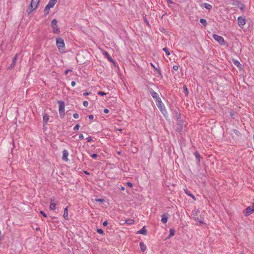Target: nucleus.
I'll list each match as a JSON object with an SVG mask.
<instances>
[{"label": "nucleus", "mask_w": 254, "mask_h": 254, "mask_svg": "<svg viewBox=\"0 0 254 254\" xmlns=\"http://www.w3.org/2000/svg\"><path fill=\"white\" fill-rule=\"evenodd\" d=\"M175 117L177 119V125L176 131L181 133L182 131L183 128L184 122L183 120L181 119V115L179 114L177 111H175Z\"/></svg>", "instance_id": "nucleus-1"}, {"label": "nucleus", "mask_w": 254, "mask_h": 254, "mask_svg": "<svg viewBox=\"0 0 254 254\" xmlns=\"http://www.w3.org/2000/svg\"><path fill=\"white\" fill-rule=\"evenodd\" d=\"M40 2V0H31L30 4L29 5L26 12L28 15H29L32 11L35 10Z\"/></svg>", "instance_id": "nucleus-2"}, {"label": "nucleus", "mask_w": 254, "mask_h": 254, "mask_svg": "<svg viewBox=\"0 0 254 254\" xmlns=\"http://www.w3.org/2000/svg\"><path fill=\"white\" fill-rule=\"evenodd\" d=\"M56 45L59 51L61 52H64V40L61 38H58L56 39Z\"/></svg>", "instance_id": "nucleus-3"}, {"label": "nucleus", "mask_w": 254, "mask_h": 254, "mask_svg": "<svg viewBox=\"0 0 254 254\" xmlns=\"http://www.w3.org/2000/svg\"><path fill=\"white\" fill-rule=\"evenodd\" d=\"M58 21L57 19H53L51 23V26L52 28L53 32L54 34H59L60 33V29L58 26Z\"/></svg>", "instance_id": "nucleus-4"}, {"label": "nucleus", "mask_w": 254, "mask_h": 254, "mask_svg": "<svg viewBox=\"0 0 254 254\" xmlns=\"http://www.w3.org/2000/svg\"><path fill=\"white\" fill-rule=\"evenodd\" d=\"M59 107V111L60 113V115L62 118H63L64 116V107L65 104L64 102L62 101H58V102Z\"/></svg>", "instance_id": "nucleus-5"}, {"label": "nucleus", "mask_w": 254, "mask_h": 254, "mask_svg": "<svg viewBox=\"0 0 254 254\" xmlns=\"http://www.w3.org/2000/svg\"><path fill=\"white\" fill-rule=\"evenodd\" d=\"M213 37L221 45H225V41H224V38L222 36L214 34H213Z\"/></svg>", "instance_id": "nucleus-6"}, {"label": "nucleus", "mask_w": 254, "mask_h": 254, "mask_svg": "<svg viewBox=\"0 0 254 254\" xmlns=\"http://www.w3.org/2000/svg\"><path fill=\"white\" fill-rule=\"evenodd\" d=\"M148 90L151 96L155 101L160 100V98L159 97L158 94L155 92L151 88H148Z\"/></svg>", "instance_id": "nucleus-7"}, {"label": "nucleus", "mask_w": 254, "mask_h": 254, "mask_svg": "<svg viewBox=\"0 0 254 254\" xmlns=\"http://www.w3.org/2000/svg\"><path fill=\"white\" fill-rule=\"evenodd\" d=\"M246 24V19L245 17L239 16L238 18V25L241 28H242Z\"/></svg>", "instance_id": "nucleus-8"}, {"label": "nucleus", "mask_w": 254, "mask_h": 254, "mask_svg": "<svg viewBox=\"0 0 254 254\" xmlns=\"http://www.w3.org/2000/svg\"><path fill=\"white\" fill-rule=\"evenodd\" d=\"M57 204L55 202L54 198H51L50 199V205L49 209L52 211H55L56 209Z\"/></svg>", "instance_id": "nucleus-9"}, {"label": "nucleus", "mask_w": 254, "mask_h": 254, "mask_svg": "<svg viewBox=\"0 0 254 254\" xmlns=\"http://www.w3.org/2000/svg\"><path fill=\"white\" fill-rule=\"evenodd\" d=\"M156 104L158 108L160 109V110L162 112L163 109H164V104L162 103L161 99L156 100Z\"/></svg>", "instance_id": "nucleus-10"}, {"label": "nucleus", "mask_w": 254, "mask_h": 254, "mask_svg": "<svg viewBox=\"0 0 254 254\" xmlns=\"http://www.w3.org/2000/svg\"><path fill=\"white\" fill-rule=\"evenodd\" d=\"M57 2V1L50 0L47 6L50 7V8H53L56 4Z\"/></svg>", "instance_id": "nucleus-11"}, {"label": "nucleus", "mask_w": 254, "mask_h": 254, "mask_svg": "<svg viewBox=\"0 0 254 254\" xmlns=\"http://www.w3.org/2000/svg\"><path fill=\"white\" fill-rule=\"evenodd\" d=\"M63 217H64V218L65 220H68V206H66L64 209Z\"/></svg>", "instance_id": "nucleus-12"}, {"label": "nucleus", "mask_w": 254, "mask_h": 254, "mask_svg": "<svg viewBox=\"0 0 254 254\" xmlns=\"http://www.w3.org/2000/svg\"><path fill=\"white\" fill-rule=\"evenodd\" d=\"M184 191L186 194L190 196L194 200H196L195 196L193 194L191 193L187 189H184Z\"/></svg>", "instance_id": "nucleus-13"}, {"label": "nucleus", "mask_w": 254, "mask_h": 254, "mask_svg": "<svg viewBox=\"0 0 254 254\" xmlns=\"http://www.w3.org/2000/svg\"><path fill=\"white\" fill-rule=\"evenodd\" d=\"M202 6L203 7L208 10H210L212 8V6L211 4L207 3H203Z\"/></svg>", "instance_id": "nucleus-14"}, {"label": "nucleus", "mask_w": 254, "mask_h": 254, "mask_svg": "<svg viewBox=\"0 0 254 254\" xmlns=\"http://www.w3.org/2000/svg\"><path fill=\"white\" fill-rule=\"evenodd\" d=\"M139 245H140L141 250L142 252H145L146 250V249H147L146 246L143 242H140L139 244Z\"/></svg>", "instance_id": "nucleus-15"}, {"label": "nucleus", "mask_w": 254, "mask_h": 254, "mask_svg": "<svg viewBox=\"0 0 254 254\" xmlns=\"http://www.w3.org/2000/svg\"><path fill=\"white\" fill-rule=\"evenodd\" d=\"M49 120V116L46 114L43 116V121L45 125H46Z\"/></svg>", "instance_id": "nucleus-16"}, {"label": "nucleus", "mask_w": 254, "mask_h": 254, "mask_svg": "<svg viewBox=\"0 0 254 254\" xmlns=\"http://www.w3.org/2000/svg\"><path fill=\"white\" fill-rule=\"evenodd\" d=\"M233 64L237 66L238 67L241 68L242 67V64H240V63L236 60H233Z\"/></svg>", "instance_id": "nucleus-17"}, {"label": "nucleus", "mask_w": 254, "mask_h": 254, "mask_svg": "<svg viewBox=\"0 0 254 254\" xmlns=\"http://www.w3.org/2000/svg\"><path fill=\"white\" fill-rule=\"evenodd\" d=\"M63 157L62 159H67V157L68 156V152L66 150H64L63 152Z\"/></svg>", "instance_id": "nucleus-18"}, {"label": "nucleus", "mask_w": 254, "mask_h": 254, "mask_svg": "<svg viewBox=\"0 0 254 254\" xmlns=\"http://www.w3.org/2000/svg\"><path fill=\"white\" fill-rule=\"evenodd\" d=\"M167 221H168L167 216L165 214L163 215L162 216V219H161V221L162 222V223H166Z\"/></svg>", "instance_id": "nucleus-19"}, {"label": "nucleus", "mask_w": 254, "mask_h": 254, "mask_svg": "<svg viewBox=\"0 0 254 254\" xmlns=\"http://www.w3.org/2000/svg\"><path fill=\"white\" fill-rule=\"evenodd\" d=\"M16 61H17V55L12 59V64H11V65H10L11 67L14 66L15 63L16 62Z\"/></svg>", "instance_id": "nucleus-20"}, {"label": "nucleus", "mask_w": 254, "mask_h": 254, "mask_svg": "<svg viewBox=\"0 0 254 254\" xmlns=\"http://www.w3.org/2000/svg\"><path fill=\"white\" fill-rule=\"evenodd\" d=\"M104 55L107 57V58H108V59L109 60V61L113 62L112 58H111V57L110 56V55L107 52H106V51L104 52Z\"/></svg>", "instance_id": "nucleus-21"}, {"label": "nucleus", "mask_w": 254, "mask_h": 254, "mask_svg": "<svg viewBox=\"0 0 254 254\" xmlns=\"http://www.w3.org/2000/svg\"><path fill=\"white\" fill-rule=\"evenodd\" d=\"M200 22L202 25H203L204 26H206L207 24V22L205 19L201 18L200 19Z\"/></svg>", "instance_id": "nucleus-22"}, {"label": "nucleus", "mask_w": 254, "mask_h": 254, "mask_svg": "<svg viewBox=\"0 0 254 254\" xmlns=\"http://www.w3.org/2000/svg\"><path fill=\"white\" fill-rule=\"evenodd\" d=\"M134 221L133 219H127L125 223H127L128 225H131L134 223Z\"/></svg>", "instance_id": "nucleus-23"}, {"label": "nucleus", "mask_w": 254, "mask_h": 254, "mask_svg": "<svg viewBox=\"0 0 254 254\" xmlns=\"http://www.w3.org/2000/svg\"><path fill=\"white\" fill-rule=\"evenodd\" d=\"M50 9V7H49L47 5L45 6V9H44V12H45V15H47L49 14Z\"/></svg>", "instance_id": "nucleus-24"}, {"label": "nucleus", "mask_w": 254, "mask_h": 254, "mask_svg": "<svg viewBox=\"0 0 254 254\" xmlns=\"http://www.w3.org/2000/svg\"><path fill=\"white\" fill-rule=\"evenodd\" d=\"M143 227L141 230L138 231V233L141 234L145 235L146 234V231L144 229Z\"/></svg>", "instance_id": "nucleus-25"}, {"label": "nucleus", "mask_w": 254, "mask_h": 254, "mask_svg": "<svg viewBox=\"0 0 254 254\" xmlns=\"http://www.w3.org/2000/svg\"><path fill=\"white\" fill-rule=\"evenodd\" d=\"M175 235V230L173 229H170L169 237H172Z\"/></svg>", "instance_id": "nucleus-26"}, {"label": "nucleus", "mask_w": 254, "mask_h": 254, "mask_svg": "<svg viewBox=\"0 0 254 254\" xmlns=\"http://www.w3.org/2000/svg\"><path fill=\"white\" fill-rule=\"evenodd\" d=\"M163 50L166 53V54L167 56H169L170 55V53L169 50L167 48H164L163 49Z\"/></svg>", "instance_id": "nucleus-27"}, {"label": "nucleus", "mask_w": 254, "mask_h": 254, "mask_svg": "<svg viewBox=\"0 0 254 254\" xmlns=\"http://www.w3.org/2000/svg\"><path fill=\"white\" fill-rule=\"evenodd\" d=\"M230 115L231 117L233 119H235V112L231 110L230 112Z\"/></svg>", "instance_id": "nucleus-28"}, {"label": "nucleus", "mask_w": 254, "mask_h": 254, "mask_svg": "<svg viewBox=\"0 0 254 254\" xmlns=\"http://www.w3.org/2000/svg\"><path fill=\"white\" fill-rule=\"evenodd\" d=\"M151 65L157 72H158L160 74H161L160 71L157 68L155 67V66L152 63H151Z\"/></svg>", "instance_id": "nucleus-29"}, {"label": "nucleus", "mask_w": 254, "mask_h": 254, "mask_svg": "<svg viewBox=\"0 0 254 254\" xmlns=\"http://www.w3.org/2000/svg\"><path fill=\"white\" fill-rule=\"evenodd\" d=\"M143 20H144V21L146 23V24H147L148 26H149V25H150V24H149V22L148 21L147 19V18H146V16H144V17H143Z\"/></svg>", "instance_id": "nucleus-30"}, {"label": "nucleus", "mask_w": 254, "mask_h": 254, "mask_svg": "<svg viewBox=\"0 0 254 254\" xmlns=\"http://www.w3.org/2000/svg\"><path fill=\"white\" fill-rule=\"evenodd\" d=\"M80 127V126L78 124H77L75 126H74V127H73V130H77L79 129V128Z\"/></svg>", "instance_id": "nucleus-31"}, {"label": "nucleus", "mask_w": 254, "mask_h": 254, "mask_svg": "<svg viewBox=\"0 0 254 254\" xmlns=\"http://www.w3.org/2000/svg\"><path fill=\"white\" fill-rule=\"evenodd\" d=\"M194 155H195V156L196 159H199L200 156H199V153L198 152H197V151L195 152L194 153Z\"/></svg>", "instance_id": "nucleus-32"}, {"label": "nucleus", "mask_w": 254, "mask_h": 254, "mask_svg": "<svg viewBox=\"0 0 254 254\" xmlns=\"http://www.w3.org/2000/svg\"><path fill=\"white\" fill-rule=\"evenodd\" d=\"M183 89H184V90L186 94L187 95L188 94L189 92H188V89L187 88V86H184Z\"/></svg>", "instance_id": "nucleus-33"}, {"label": "nucleus", "mask_w": 254, "mask_h": 254, "mask_svg": "<svg viewBox=\"0 0 254 254\" xmlns=\"http://www.w3.org/2000/svg\"><path fill=\"white\" fill-rule=\"evenodd\" d=\"M239 7L241 10H243L245 8V6L243 3H241Z\"/></svg>", "instance_id": "nucleus-34"}, {"label": "nucleus", "mask_w": 254, "mask_h": 254, "mask_svg": "<svg viewBox=\"0 0 254 254\" xmlns=\"http://www.w3.org/2000/svg\"><path fill=\"white\" fill-rule=\"evenodd\" d=\"M97 232L100 234H103L104 233L103 230L101 229H98Z\"/></svg>", "instance_id": "nucleus-35"}, {"label": "nucleus", "mask_w": 254, "mask_h": 254, "mask_svg": "<svg viewBox=\"0 0 254 254\" xmlns=\"http://www.w3.org/2000/svg\"><path fill=\"white\" fill-rule=\"evenodd\" d=\"M73 117L74 119H78L79 118V115L77 113H74L73 115Z\"/></svg>", "instance_id": "nucleus-36"}, {"label": "nucleus", "mask_w": 254, "mask_h": 254, "mask_svg": "<svg viewBox=\"0 0 254 254\" xmlns=\"http://www.w3.org/2000/svg\"><path fill=\"white\" fill-rule=\"evenodd\" d=\"M233 131L237 135H239V134H240V132L237 129H233Z\"/></svg>", "instance_id": "nucleus-37"}, {"label": "nucleus", "mask_w": 254, "mask_h": 254, "mask_svg": "<svg viewBox=\"0 0 254 254\" xmlns=\"http://www.w3.org/2000/svg\"><path fill=\"white\" fill-rule=\"evenodd\" d=\"M83 105L84 107H87L88 106V102L87 101H84L83 103Z\"/></svg>", "instance_id": "nucleus-38"}, {"label": "nucleus", "mask_w": 254, "mask_h": 254, "mask_svg": "<svg viewBox=\"0 0 254 254\" xmlns=\"http://www.w3.org/2000/svg\"><path fill=\"white\" fill-rule=\"evenodd\" d=\"M173 68L175 70H177L178 69V68H179V66L177 65H174L173 66Z\"/></svg>", "instance_id": "nucleus-39"}, {"label": "nucleus", "mask_w": 254, "mask_h": 254, "mask_svg": "<svg viewBox=\"0 0 254 254\" xmlns=\"http://www.w3.org/2000/svg\"><path fill=\"white\" fill-rule=\"evenodd\" d=\"M98 94L100 95L101 96H103V95H106V93H105V92H102V91H99L98 93Z\"/></svg>", "instance_id": "nucleus-40"}, {"label": "nucleus", "mask_w": 254, "mask_h": 254, "mask_svg": "<svg viewBox=\"0 0 254 254\" xmlns=\"http://www.w3.org/2000/svg\"><path fill=\"white\" fill-rule=\"evenodd\" d=\"M87 142H91L92 140V138L91 136H88L87 138H86Z\"/></svg>", "instance_id": "nucleus-41"}, {"label": "nucleus", "mask_w": 254, "mask_h": 254, "mask_svg": "<svg viewBox=\"0 0 254 254\" xmlns=\"http://www.w3.org/2000/svg\"><path fill=\"white\" fill-rule=\"evenodd\" d=\"M96 201L100 202H103L104 201V200L103 199L98 198L96 199Z\"/></svg>", "instance_id": "nucleus-42"}, {"label": "nucleus", "mask_w": 254, "mask_h": 254, "mask_svg": "<svg viewBox=\"0 0 254 254\" xmlns=\"http://www.w3.org/2000/svg\"><path fill=\"white\" fill-rule=\"evenodd\" d=\"M40 212L44 217H47V215L44 211H41Z\"/></svg>", "instance_id": "nucleus-43"}, {"label": "nucleus", "mask_w": 254, "mask_h": 254, "mask_svg": "<svg viewBox=\"0 0 254 254\" xmlns=\"http://www.w3.org/2000/svg\"><path fill=\"white\" fill-rule=\"evenodd\" d=\"M88 118L90 120H92L94 119V116L92 115H90L88 116Z\"/></svg>", "instance_id": "nucleus-44"}, {"label": "nucleus", "mask_w": 254, "mask_h": 254, "mask_svg": "<svg viewBox=\"0 0 254 254\" xmlns=\"http://www.w3.org/2000/svg\"><path fill=\"white\" fill-rule=\"evenodd\" d=\"M79 138L80 140H82V139H83L84 138V136H83L82 134H80L79 135Z\"/></svg>", "instance_id": "nucleus-45"}, {"label": "nucleus", "mask_w": 254, "mask_h": 254, "mask_svg": "<svg viewBox=\"0 0 254 254\" xmlns=\"http://www.w3.org/2000/svg\"><path fill=\"white\" fill-rule=\"evenodd\" d=\"M72 70L71 69H66L64 71V74H67L69 71H71Z\"/></svg>", "instance_id": "nucleus-46"}, {"label": "nucleus", "mask_w": 254, "mask_h": 254, "mask_svg": "<svg viewBox=\"0 0 254 254\" xmlns=\"http://www.w3.org/2000/svg\"><path fill=\"white\" fill-rule=\"evenodd\" d=\"M127 186H128V187H130V188H131V187H132V186H133V185H132V183H130V182H128V183H127Z\"/></svg>", "instance_id": "nucleus-47"}, {"label": "nucleus", "mask_w": 254, "mask_h": 254, "mask_svg": "<svg viewBox=\"0 0 254 254\" xmlns=\"http://www.w3.org/2000/svg\"><path fill=\"white\" fill-rule=\"evenodd\" d=\"M76 84V82L74 81H71V85L72 87H74Z\"/></svg>", "instance_id": "nucleus-48"}, {"label": "nucleus", "mask_w": 254, "mask_h": 254, "mask_svg": "<svg viewBox=\"0 0 254 254\" xmlns=\"http://www.w3.org/2000/svg\"><path fill=\"white\" fill-rule=\"evenodd\" d=\"M104 112L105 113V114H108L109 112V111L108 109H105L104 110Z\"/></svg>", "instance_id": "nucleus-49"}, {"label": "nucleus", "mask_w": 254, "mask_h": 254, "mask_svg": "<svg viewBox=\"0 0 254 254\" xmlns=\"http://www.w3.org/2000/svg\"><path fill=\"white\" fill-rule=\"evenodd\" d=\"M93 158H96L98 157L97 155L96 154H93L91 156Z\"/></svg>", "instance_id": "nucleus-50"}, {"label": "nucleus", "mask_w": 254, "mask_h": 254, "mask_svg": "<svg viewBox=\"0 0 254 254\" xmlns=\"http://www.w3.org/2000/svg\"><path fill=\"white\" fill-rule=\"evenodd\" d=\"M169 4L173 3V1L171 0H166Z\"/></svg>", "instance_id": "nucleus-51"}, {"label": "nucleus", "mask_w": 254, "mask_h": 254, "mask_svg": "<svg viewBox=\"0 0 254 254\" xmlns=\"http://www.w3.org/2000/svg\"><path fill=\"white\" fill-rule=\"evenodd\" d=\"M107 225H108V222H107V221H105V222H103V225L104 226H107Z\"/></svg>", "instance_id": "nucleus-52"}, {"label": "nucleus", "mask_w": 254, "mask_h": 254, "mask_svg": "<svg viewBox=\"0 0 254 254\" xmlns=\"http://www.w3.org/2000/svg\"><path fill=\"white\" fill-rule=\"evenodd\" d=\"M88 94H89V93H87V92L83 93V95H88Z\"/></svg>", "instance_id": "nucleus-53"}, {"label": "nucleus", "mask_w": 254, "mask_h": 254, "mask_svg": "<svg viewBox=\"0 0 254 254\" xmlns=\"http://www.w3.org/2000/svg\"><path fill=\"white\" fill-rule=\"evenodd\" d=\"M121 190H125V188H124V187H122L121 188Z\"/></svg>", "instance_id": "nucleus-54"}, {"label": "nucleus", "mask_w": 254, "mask_h": 254, "mask_svg": "<svg viewBox=\"0 0 254 254\" xmlns=\"http://www.w3.org/2000/svg\"><path fill=\"white\" fill-rule=\"evenodd\" d=\"M84 173L87 175H89V173L88 172H87V171H84Z\"/></svg>", "instance_id": "nucleus-55"}]
</instances>
